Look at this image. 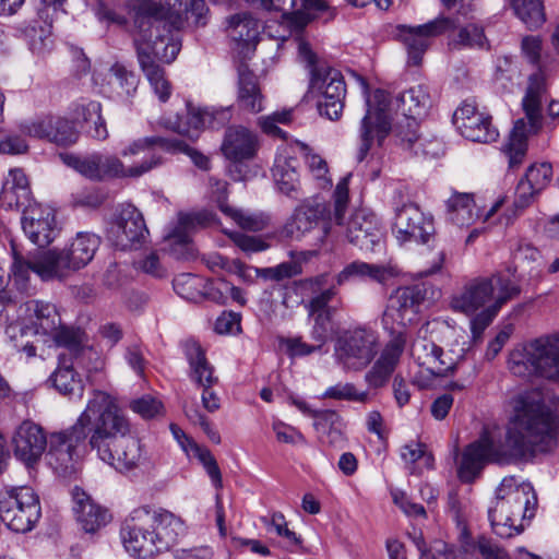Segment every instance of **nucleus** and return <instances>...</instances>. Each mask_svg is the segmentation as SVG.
<instances>
[{
	"label": "nucleus",
	"mask_w": 559,
	"mask_h": 559,
	"mask_svg": "<svg viewBox=\"0 0 559 559\" xmlns=\"http://www.w3.org/2000/svg\"><path fill=\"white\" fill-rule=\"evenodd\" d=\"M86 445L118 472L134 469L147 460L141 441L132 435L128 417L116 400L103 391L93 392L70 428L50 435L47 463L56 474L70 476L76 472L80 448Z\"/></svg>",
	"instance_id": "obj_1"
},
{
	"label": "nucleus",
	"mask_w": 559,
	"mask_h": 559,
	"mask_svg": "<svg viewBox=\"0 0 559 559\" xmlns=\"http://www.w3.org/2000/svg\"><path fill=\"white\" fill-rule=\"evenodd\" d=\"M514 415L503 441L492 436L493 463L508 464L524 460L538 451H548L556 444V417L537 391L519 394L514 400Z\"/></svg>",
	"instance_id": "obj_2"
},
{
	"label": "nucleus",
	"mask_w": 559,
	"mask_h": 559,
	"mask_svg": "<svg viewBox=\"0 0 559 559\" xmlns=\"http://www.w3.org/2000/svg\"><path fill=\"white\" fill-rule=\"evenodd\" d=\"M397 109L401 110L403 119L391 129L389 117L390 95L384 90H376L372 97L366 99L367 111L361 119L359 138L360 144L357 159L362 162L368 155L373 140L377 139L381 145L390 131L396 139L405 140L404 130L415 135L418 129L417 119L425 116L431 106L428 87L418 84L404 91L396 97Z\"/></svg>",
	"instance_id": "obj_3"
},
{
	"label": "nucleus",
	"mask_w": 559,
	"mask_h": 559,
	"mask_svg": "<svg viewBox=\"0 0 559 559\" xmlns=\"http://www.w3.org/2000/svg\"><path fill=\"white\" fill-rule=\"evenodd\" d=\"M185 533L180 518L166 510L150 511L145 508L133 510L120 530L127 552L141 559L170 550Z\"/></svg>",
	"instance_id": "obj_4"
},
{
	"label": "nucleus",
	"mask_w": 559,
	"mask_h": 559,
	"mask_svg": "<svg viewBox=\"0 0 559 559\" xmlns=\"http://www.w3.org/2000/svg\"><path fill=\"white\" fill-rule=\"evenodd\" d=\"M520 294V287L501 273L488 277H476L466 283L462 290L452 295L450 308L471 319L474 340L481 337L501 307Z\"/></svg>",
	"instance_id": "obj_5"
},
{
	"label": "nucleus",
	"mask_w": 559,
	"mask_h": 559,
	"mask_svg": "<svg viewBox=\"0 0 559 559\" xmlns=\"http://www.w3.org/2000/svg\"><path fill=\"white\" fill-rule=\"evenodd\" d=\"M536 507L537 497L530 483L504 477L488 507L493 533L501 538L521 534L525 527L524 522L534 518Z\"/></svg>",
	"instance_id": "obj_6"
},
{
	"label": "nucleus",
	"mask_w": 559,
	"mask_h": 559,
	"mask_svg": "<svg viewBox=\"0 0 559 559\" xmlns=\"http://www.w3.org/2000/svg\"><path fill=\"white\" fill-rule=\"evenodd\" d=\"M350 178L352 174H347L337 182L333 192V212H329V221L342 228V234L349 243L364 251H379L383 245L384 233L378 217L366 209H357L348 218L346 217Z\"/></svg>",
	"instance_id": "obj_7"
},
{
	"label": "nucleus",
	"mask_w": 559,
	"mask_h": 559,
	"mask_svg": "<svg viewBox=\"0 0 559 559\" xmlns=\"http://www.w3.org/2000/svg\"><path fill=\"white\" fill-rule=\"evenodd\" d=\"M298 57L309 70V91L320 97L318 108L322 116L337 120L344 108L346 85L342 73L320 61L310 45L301 37L297 38Z\"/></svg>",
	"instance_id": "obj_8"
},
{
	"label": "nucleus",
	"mask_w": 559,
	"mask_h": 559,
	"mask_svg": "<svg viewBox=\"0 0 559 559\" xmlns=\"http://www.w3.org/2000/svg\"><path fill=\"white\" fill-rule=\"evenodd\" d=\"M512 374L559 381V334L540 336L511 350L508 360Z\"/></svg>",
	"instance_id": "obj_9"
},
{
	"label": "nucleus",
	"mask_w": 559,
	"mask_h": 559,
	"mask_svg": "<svg viewBox=\"0 0 559 559\" xmlns=\"http://www.w3.org/2000/svg\"><path fill=\"white\" fill-rule=\"evenodd\" d=\"M546 93V81L540 70L530 75L522 107L525 118L514 122L510 133L506 152L509 157V167L520 166L527 152V138L537 133L543 126V100Z\"/></svg>",
	"instance_id": "obj_10"
},
{
	"label": "nucleus",
	"mask_w": 559,
	"mask_h": 559,
	"mask_svg": "<svg viewBox=\"0 0 559 559\" xmlns=\"http://www.w3.org/2000/svg\"><path fill=\"white\" fill-rule=\"evenodd\" d=\"M63 160L86 179L97 182L114 178H139L164 164V157L157 152H152L140 164L130 167H126L116 155L99 152L84 156L67 154Z\"/></svg>",
	"instance_id": "obj_11"
},
{
	"label": "nucleus",
	"mask_w": 559,
	"mask_h": 559,
	"mask_svg": "<svg viewBox=\"0 0 559 559\" xmlns=\"http://www.w3.org/2000/svg\"><path fill=\"white\" fill-rule=\"evenodd\" d=\"M102 243V238L92 231H79L61 250L45 251L41 259L46 276L57 275L58 280L68 277L92 262Z\"/></svg>",
	"instance_id": "obj_12"
},
{
	"label": "nucleus",
	"mask_w": 559,
	"mask_h": 559,
	"mask_svg": "<svg viewBox=\"0 0 559 559\" xmlns=\"http://www.w3.org/2000/svg\"><path fill=\"white\" fill-rule=\"evenodd\" d=\"M40 514L39 499L31 487L5 486L0 490V520L11 531L29 532Z\"/></svg>",
	"instance_id": "obj_13"
},
{
	"label": "nucleus",
	"mask_w": 559,
	"mask_h": 559,
	"mask_svg": "<svg viewBox=\"0 0 559 559\" xmlns=\"http://www.w3.org/2000/svg\"><path fill=\"white\" fill-rule=\"evenodd\" d=\"M378 352V333L366 325L343 331L334 346L337 364L346 370L354 371L365 369L374 359Z\"/></svg>",
	"instance_id": "obj_14"
},
{
	"label": "nucleus",
	"mask_w": 559,
	"mask_h": 559,
	"mask_svg": "<svg viewBox=\"0 0 559 559\" xmlns=\"http://www.w3.org/2000/svg\"><path fill=\"white\" fill-rule=\"evenodd\" d=\"M456 27L457 19L439 15L420 25L400 24L395 27L394 36L403 44L407 52V64L418 67L421 64L431 40Z\"/></svg>",
	"instance_id": "obj_15"
},
{
	"label": "nucleus",
	"mask_w": 559,
	"mask_h": 559,
	"mask_svg": "<svg viewBox=\"0 0 559 559\" xmlns=\"http://www.w3.org/2000/svg\"><path fill=\"white\" fill-rule=\"evenodd\" d=\"M426 290L421 285L399 287L390 297L382 322L392 336L399 331L405 333L407 324L413 323L425 299Z\"/></svg>",
	"instance_id": "obj_16"
},
{
	"label": "nucleus",
	"mask_w": 559,
	"mask_h": 559,
	"mask_svg": "<svg viewBox=\"0 0 559 559\" xmlns=\"http://www.w3.org/2000/svg\"><path fill=\"white\" fill-rule=\"evenodd\" d=\"M148 236L142 213L133 205H124L108 230L109 241L120 250L139 249Z\"/></svg>",
	"instance_id": "obj_17"
},
{
	"label": "nucleus",
	"mask_w": 559,
	"mask_h": 559,
	"mask_svg": "<svg viewBox=\"0 0 559 559\" xmlns=\"http://www.w3.org/2000/svg\"><path fill=\"white\" fill-rule=\"evenodd\" d=\"M392 229L400 243H427L435 234L432 217L414 203L403 204L396 210Z\"/></svg>",
	"instance_id": "obj_18"
},
{
	"label": "nucleus",
	"mask_w": 559,
	"mask_h": 559,
	"mask_svg": "<svg viewBox=\"0 0 559 559\" xmlns=\"http://www.w3.org/2000/svg\"><path fill=\"white\" fill-rule=\"evenodd\" d=\"M231 118L229 107L226 108H187L185 116L176 115L165 119V127L182 135L194 138L200 129L209 127L217 129L225 126Z\"/></svg>",
	"instance_id": "obj_19"
},
{
	"label": "nucleus",
	"mask_w": 559,
	"mask_h": 559,
	"mask_svg": "<svg viewBox=\"0 0 559 559\" xmlns=\"http://www.w3.org/2000/svg\"><path fill=\"white\" fill-rule=\"evenodd\" d=\"M21 223L27 238L38 247L50 245L59 233L53 210L35 202L23 211Z\"/></svg>",
	"instance_id": "obj_20"
},
{
	"label": "nucleus",
	"mask_w": 559,
	"mask_h": 559,
	"mask_svg": "<svg viewBox=\"0 0 559 559\" xmlns=\"http://www.w3.org/2000/svg\"><path fill=\"white\" fill-rule=\"evenodd\" d=\"M23 132L29 136L45 139L60 146L72 145L79 139V132L73 123L59 116L38 118L23 126Z\"/></svg>",
	"instance_id": "obj_21"
},
{
	"label": "nucleus",
	"mask_w": 559,
	"mask_h": 559,
	"mask_svg": "<svg viewBox=\"0 0 559 559\" xmlns=\"http://www.w3.org/2000/svg\"><path fill=\"white\" fill-rule=\"evenodd\" d=\"M406 345V334L396 332L388 342L371 369L365 374L369 386L379 389L384 386L397 366Z\"/></svg>",
	"instance_id": "obj_22"
},
{
	"label": "nucleus",
	"mask_w": 559,
	"mask_h": 559,
	"mask_svg": "<svg viewBox=\"0 0 559 559\" xmlns=\"http://www.w3.org/2000/svg\"><path fill=\"white\" fill-rule=\"evenodd\" d=\"M13 445L16 459L32 467L40 460L47 438L41 427L32 421H23L14 433Z\"/></svg>",
	"instance_id": "obj_23"
},
{
	"label": "nucleus",
	"mask_w": 559,
	"mask_h": 559,
	"mask_svg": "<svg viewBox=\"0 0 559 559\" xmlns=\"http://www.w3.org/2000/svg\"><path fill=\"white\" fill-rule=\"evenodd\" d=\"M329 212H333V204L326 205L318 202L306 201L298 205L290 221L285 225V233L293 239H301L306 234L311 231L320 221H325L328 225L333 222L329 221Z\"/></svg>",
	"instance_id": "obj_24"
},
{
	"label": "nucleus",
	"mask_w": 559,
	"mask_h": 559,
	"mask_svg": "<svg viewBox=\"0 0 559 559\" xmlns=\"http://www.w3.org/2000/svg\"><path fill=\"white\" fill-rule=\"evenodd\" d=\"M489 462H493L492 435L485 430L478 440L464 450L457 471L460 479L473 481Z\"/></svg>",
	"instance_id": "obj_25"
},
{
	"label": "nucleus",
	"mask_w": 559,
	"mask_h": 559,
	"mask_svg": "<svg viewBox=\"0 0 559 559\" xmlns=\"http://www.w3.org/2000/svg\"><path fill=\"white\" fill-rule=\"evenodd\" d=\"M259 146L258 135L253 131L242 126H234L225 131L221 150L227 159L242 163L253 159Z\"/></svg>",
	"instance_id": "obj_26"
},
{
	"label": "nucleus",
	"mask_w": 559,
	"mask_h": 559,
	"mask_svg": "<svg viewBox=\"0 0 559 559\" xmlns=\"http://www.w3.org/2000/svg\"><path fill=\"white\" fill-rule=\"evenodd\" d=\"M552 165L547 162L531 165L515 189L514 205L525 209L534 201L552 179Z\"/></svg>",
	"instance_id": "obj_27"
},
{
	"label": "nucleus",
	"mask_w": 559,
	"mask_h": 559,
	"mask_svg": "<svg viewBox=\"0 0 559 559\" xmlns=\"http://www.w3.org/2000/svg\"><path fill=\"white\" fill-rule=\"evenodd\" d=\"M160 147L166 151H179L183 152L187 155L190 156L193 164L199 167L200 169L206 170L210 166V159L203 155L202 153L198 152L197 150L190 147L188 144H186L182 141L179 140H168L162 136H146L142 139H138L133 141L130 145L124 147L121 151V155L123 157L127 156H135L141 153L148 152L150 154L152 152H156L154 148Z\"/></svg>",
	"instance_id": "obj_28"
},
{
	"label": "nucleus",
	"mask_w": 559,
	"mask_h": 559,
	"mask_svg": "<svg viewBox=\"0 0 559 559\" xmlns=\"http://www.w3.org/2000/svg\"><path fill=\"white\" fill-rule=\"evenodd\" d=\"M12 347L28 360L37 355L44 358L48 336H44L37 326L25 323L10 324L5 331Z\"/></svg>",
	"instance_id": "obj_29"
},
{
	"label": "nucleus",
	"mask_w": 559,
	"mask_h": 559,
	"mask_svg": "<svg viewBox=\"0 0 559 559\" xmlns=\"http://www.w3.org/2000/svg\"><path fill=\"white\" fill-rule=\"evenodd\" d=\"M28 180L20 168L10 169L0 191V206L22 212L33 205Z\"/></svg>",
	"instance_id": "obj_30"
},
{
	"label": "nucleus",
	"mask_w": 559,
	"mask_h": 559,
	"mask_svg": "<svg viewBox=\"0 0 559 559\" xmlns=\"http://www.w3.org/2000/svg\"><path fill=\"white\" fill-rule=\"evenodd\" d=\"M72 497L76 521L86 533H94L109 522L107 510L96 504L85 491L75 487Z\"/></svg>",
	"instance_id": "obj_31"
},
{
	"label": "nucleus",
	"mask_w": 559,
	"mask_h": 559,
	"mask_svg": "<svg viewBox=\"0 0 559 559\" xmlns=\"http://www.w3.org/2000/svg\"><path fill=\"white\" fill-rule=\"evenodd\" d=\"M210 187L219 210L229 218H231L240 228L250 231L262 230L266 222L257 214H252L242 210L235 209L227 204V182L216 178H210Z\"/></svg>",
	"instance_id": "obj_32"
},
{
	"label": "nucleus",
	"mask_w": 559,
	"mask_h": 559,
	"mask_svg": "<svg viewBox=\"0 0 559 559\" xmlns=\"http://www.w3.org/2000/svg\"><path fill=\"white\" fill-rule=\"evenodd\" d=\"M411 354L420 367L426 368L433 376L443 377L449 371L454 370V362H447L442 358L443 349L425 337H419L413 342Z\"/></svg>",
	"instance_id": "obj_33"
},
{
	"label": "nucleus",
	"mask_w": 559,
	"mask_h": 559,
	"mask_svg": "<svg viewBox=\"0 0 559 559\" xmlns=\"http://www.w3.org/2000/svg\"><path fill=\"white\" fill-rule=\"evenodd\" d=\"M237 105L239 109L258 114L264 109L265 98L257 75L246 64L238 68Z\"/></svg>",
	"instance_id": "obj_34"
},
{
	"label": "nucleus",
	"mask_w": 559,
	"mask_h": 559,
	"mask_svg": "<svg viewBox=\"0 0 559 559\" xmlns=\"http://www.w3.org/2000/svg\"><path fill=\"white\" fill-rule=\"evenodd\" d=\"M183 348L189 364V379L199 388L216 384L218 378L214 374V367L207 360L201 345L195 341H188Z\"/></svg>",
	"instance_id": "obj_35"
},
{
	"label": "nucleus",
	"mask_w": 559,
	"mask_h": 559,
	"mask_svg": "<svg viewBox=\"0 0 559 559\" xmlns=\"http://www.w3.org/2000/svg\"><path fill=\"white\" fill-rule=\"evenodd\" d=\"M299 162L285 153L276 155L272 168L273 180L277 189L285 195L297 199L300 190L298 173Z\"/></svg>",
	"instance_id": "obj_36"
},
{
	"label": "nucleus",
	"mask_w": 559,
	"mask_h": 559,
	"mask_svg": "<svg viewBox=\"0 0 559 559\" xmlns=\"http://www.w3.org/2000/svg\"><path fill=\"white\" fill-rule=\"evenodd\" d=\"M59 365L50 374L48 382L62 395L70 400H81L84 394V383L81 376L67 365L62 356H59Z\"/></svg>",
	"instance_id": "obj_37"
},
{
	"label": "nucleus",
	"mask_w": 559,
	"mask_h": 559,
	"mask_svg": "<svg viewBox=\"0 0 559 559\" xmlns=\"http://www.w3.org/2000/svg\"><path fill=\"white\" fill-rule=\"evenodd\" d=\"M108 92L121 100H127L134 95L139 85V78L122 64L115 63L106 75Z\"/></svg>",
	"instance_id": "obj_38"
},
{
	"label": "nucleus",
	"mask_w": 559,
	"mask_h": 559,
	"mask_svg": "<svg viewBox=\"0 0 559 559\" xmlns=\"http://www.w3.org/2000/svg\"><path fill=\"white\" fill-rule=\"evenodd\" d=\"M26 309L31 313V325L37 326L44 336L59 328L61 319L55 305L41 300H29Z\"/></svg>",
	"instance_id": "obj_39"
},
{
	"label": "nucleus",
	"mask_w": 559,
	"mask_h": 559,
	"mask_svg": "<svg viewBox=\"0 0 559 559\" xmlns=\"http://www.w3.org/2000/svg\"><path fill=\"white\" fill-rule=\"evenodd\" d=\"M228 36L243 46L255 45L260 25L257 19L249 13H238L228 19L227 25Z\"/></svg>",
	"instance_id": "obj_40"
},
{
	"label": "nucleus",
	"mask_w": 559,
	"mask_h": 559,
	"mask_svg": "<svg viewBox=\"0 0 559 559\" xmlns=\"http://www.w3.org/2000/svg\"><path fill=\"white\" fill-rule=\"evenodd\" d=\"M475 202L469 193H453L447 201L448 219L456 226H469L475 222Z\"/></svg>",
	"instance_id": "obj_41"
},
{
	"label": "nucleus",
	"mask_w": 559,
	"mask_h": 559,
	"mask_svg": "<svg viewBox=\"0 0 559 559\" xmlns=\"http://www.w3.org/2000/svg\"><path fill=\"white\" fill-rule=\"evenodd\" d=\"M457 130L465 139L479 143L495 142L499 136L498 130L491 124V118L484 114L461 122Z\"/></svg>",
	"instance_id": "obj_42"
},
{
	"label": "nucleus",
	"mask_w": 559,
	"mask_h": 559,
	"mask_svg": "<svg viewBox=\"0 0 559 559\" xmlns=\"http://www.w3.org/2000/svg\"><path fill=\"white\" fill-rule=\"evenodd\" d=\"M294 270L295 266L290 263H282L276 267H267L261 270L258 267L248 266L239 260H233L228 273L236 274L241 281L246 283H251L253 281L252 272H254L255 275H262L265 278L281 281L283 278L293 276L295 274Z\"/></svg>",
	"instance_id": "obj_43"
},
{
	"label": "nucleus",
	"mask_w": 559,
	"mask_h": 559,
	"mask_svg": "<svg viewBox=\"0 0 559 559\" xmlns=\"http://www.w3.org/2000/svg\"><path fill=\"white\" fill-rule=\"evenodd\" d=\"M44 24L35 21L33 25L26 28L25 36L29 49L33 53L44 56L52 49L53 38L51 33L52 20L51 17L41 19Z\"/></svg>",
	"instance_id": "obj_44"
},
{
	"label": "nucleus",
	"mask_w": 559,
	"mask_h": 559,
	"mask_svg": "<svg viewBox=\"0 0 559 559\" xmlns=\"http://www.w3.org/2000/svg\"><path fill=\"white\" fill-rule=\"evenodd\" d=\"M76 116L87 126V132L92 138L105 140L108 136L106 122L102 116V105L96 100L81 104L76 108Z\"/></svg>",
	"instance_id": "obj_45"
},
{
	"label": "nucleus",
	"mask_w": 559,
	"mask_h": 559,
	"mask_svg": "<svg viewBox=\"0 0 559 559\" xmlns=\"http://www.w3.org/2000/svg\"><path fill=\"white\" fill-rule=\"evenodd\" d=\"M14 261L12 263V274L16 283H24L27 281L31 272L37 274L43 281L58 280L57 275L46 276L44 271L47 269L43 266L41 259L45 257V251L36 255L33 260H25L21 257L14 246H12Z\"/></svg>",
	"instance_id": "obj_46"
},
{
	"label": "nucleus",
	"mask_w": 559,
	"mask_h": 559,
	"mask_svg": "<svg viewBox=\"0 0 559 559\" xmlns=\"http://www.w3.org/2000/svg\"><path fill=\"white\" fill-rule=\"evenodd\" d=\"M48 342H52L57 347H63L71 355L76 356L84 348L85 333L79 328L60 323L59 328L49 333Z\"/></svg>",
	"instance_id": "obj_47"
},
{
	"label": "nucleus",
	"mask_w": 559,
	"mask_h": 559,
	"mask_svg": "<svg viewBox=\"0 0 559 559\" xmlns=\"http://www.w3.org/2000/svg\"><path fill=\"white\" fill-rule=\"evenodd\" d=\"M515 15L528 27L538 28L545 22L542 0H511Z\"/></svg>",
	"instance_id": "obj_48"
},
{
	"label": "nucleus",
	"mask_w": 559,
	"mask_h": 559,
	"mask_svg": "<svg viewBox=\"0 0 559 559\" xmlns=\"http://www.w3.org/2000/svg\"><path fill=\"white\" fill-rule=\"evenodd\" d=\"M450 46L456 49L461 48H478L483 49L488 46L484 28L477 24H467L460 27L456 35L450 40Z\"/></svg>",
	"instance_id": "obj_49"
},
{
	"label": "nucleus",
	"mask_w": 559,
	"mask_h": 559,
	"mask_svg": "<svg viewBox=\"0 0 559 559\" xmlns=\"http://www.w3.org/2000/svg\"><path fill=\"white\" fill-rule=\"evenodd\" d=\"M404 141L397 139L399 143L403 146V148L412 151L414 155L435 158L441 154L442 146L440 141L437 139L424 140L419 138L417 135V129L415 130V135H412L406 130H404Z\"/></svg>",
	"instance_id": "obj_50"
},
{
	"label": "nucleus",
	"mask_w": 559,
	"mask_h": 559,
	"mask_svg": "<svg viewBox=\"0 0 559 559\" xmlns=\"http://www.w3.org/2000/svg\"><path fill=\"white\" fill-rule=\"evenodd\" d=\"M297 146L304 155L305 162L313 178L320 182L321 187L330 185L331 180L328 178L329 169L326 162L320 155L313 153L307 144L298 142Z\"/></svg>",
	"instance_id": "obj_51"
},
{
	"label": "nucleus",
	"mask_w": 559,
	"mask_h": 559,
	"mask_svg": "<svg viewBox=\"0 0 559 559\" xmlns=\"http://www.w3.org/2000/svg\"><path fill=\"white\" fill-rule=\"evenodd\" d=\"M141 68L146 79L148 80L154 93L158 96L159 100L165 103L171 94V85L165 76V70L162 66H148Z\"/></svg>",
	"instance_id": "obj_52"
},
{
	"label": "nucleus",
	"mask_w": 559,
	"mask_h": 559,
	"mask_svg": "<svg viewBox=\"0 0 559 559\" xmlns=\"http://www.w3.org/2000/svg\"><path fill=\"white\" fill-rule=\"evenodd\" d=\"M173 286L181 298L197 300L201 296L202 278L193 274H180L174 278Z\"/></svg>",
	"instance_id": "obj_53"
},
{
	"label": "nucleus",
	"mask_w": 559,
	"mask_h": 559,
	"mask_svg": "<svg viewBox=\"0 0 559 559\" xmlns=\"http://www.w3.org/2000/svg\"><path fill=\"white\" fill-rule=\"evenodd\" d=\"M324 399H333L337 401H350L365 403L368 400L366 391H358L353 383H337L325 390L323 393Z\"/></svg>",
	"instance_id": "obj_54"
},
{
	"label": "nucleus",
	"mask_w": 559,
	"mask_h": 559,
	"mask_svg": "<svg viewBox=\"0 0 559 559\" xmlns=\"http://www.w3.org/2000/svg\"><path fill=\"white\" fill-rule=\"evenodd\" d=\"M292 120V110L276 111L270 116L260 118V127L269 135L286 138V133L277 127V123H288Z\"/></svg>",
	"instance_id": "obj_55"
},
{
	"label": "nucleus",
	"mask_w": 559,
	"mask_h": 559,
	"mask_svg": "<svg viewBox=\"0 0 559 559\" xmlns=\"http://www.w3.org/2000/svg\"><path fill=\"white\" fill-rule=\"evenodd\" d=\"M229 282L226 281L223 277H219L217 280H209L203 281L202 280V289H201V296H204L206 299L216 302L218 305H225L227 302V294L228 290H225L224 284H228Z\"/></svg>",
	"instance_id": "obj_56"
},
{
	"label": "nucleus",
	"mask_w": 559,
	"mask_h": 559,
	"mask_svg": "<svg viewBox=\"0 0 559 559\" xmlns=\"http://www.w3.org/2000/svg\"><path fill=\"white\" fill-rule=\"evenodd\" d=\"M95 13L99 21L107 22L108 24H115L117 26H126L128 24V19L120 5H110L100 1L97 4Z\"/></svg>",
	"instance_id": "obj_57"
},
{
	"label": "nucleus",
	"mask_w": 559,
	"mask_h": 559,
	"mask_svg": "<svg viewBox=\"0 0 559 559\" xmlns=\"http://www.w3.org/2000/svg\"><path fill=\"white\" fill-rule=\"evenodd\" d=\"M272 429L280 442L301 445L307 444L305 436L299 430L281 420H275L272 425Z\"/></svg>",
	"instance_id": "obj_58"
},
{
	"label": "nucleus",
	"mask_w": 559,
	"mask_h": 559,
	"mask_svg": "<svg viewBox=\"0 0 559 559\" xmlns=\"http://www.w3.org/2000/svg\"><path fill=\"white\" fill-rule=\"evenodd\" d=\"M262 523L267 527H273L278 536L285 537L293 544H299L300 539L295 532L287 527L285 516L281 512H273L271 518H261Z\"/></svg>",
	"instance_id": "obj_59"
},
{
	"label": "nucleus",
	"mask_w": 559,
	"mask_h": 559,
	"mask_svg": "<svg viewBox=\"0 0 559 559\" xmlns=\"http://www.w3.org/2000/svg\"><path fill=\"white\" fill-rule=\"evenodd\" d=\"M162 408V402L151 395H144L131 403V409L145 419L157 416Z\"/></svg>",
	"instance_id": "obj_60"
},
{
	"label": "nucleus",
	"mask_w": 559,
	"mask_h": 559,
	"mask_svg": "<svg viewBox=\"0 0 559 559\" xmlns=\"http://www.w3.org/2000/svg\"><path fill=\"white\" fill-rule=\"evenodd\" d=\"M197 217L192 214H180L177 226L168 234V238L175 242L188 245L190 241L189 231L195 226Z\"/></svg>",
	"instance_id": "obj_61"
},
{
	"label": "nucleus",
	"mask_w": 559,
	"mask_h": 559,
	"mask_svg": "<svg viewBox=\"0 0 559 559\" xmlns=\"http://www.w3.org/2000/svg\"><path fill=\"white\" fill-rule=\"evenodd\" d=\"M27 147L25 140L20 135L0 130V153L22 154L27 151Z\"/></svg>",
	"instance_id": "obj_62"
},
{
	"label": "nucleus",
	"mask_w": 559,
	"mask_h": 559,
	"mask_svg": "<svg viewBox=\"0 0 559 559\" xmlns=\"http://www.w3.org/2000/svg\"><path fill=\"white\" fill-rule=\"evenodd\" d=\"M233 242L245 252H260L266 245L254 236H248L239 231H225Z\"/></svg>",
	"instance_id": "obj_63"
},
{
	"label": "nucleus",
	"mask_w": 559,
	"mask_h": 559,
	"mask_svg": "<svg viewBox=\"0 0 559 559\" xmlns=\"http://www.w3.org/2000/svg\"><path fill=\"white\" fill-rule=\"evenodd\" d=\"M313 418L316 419L313 426L318 433L343 425L342 417L333 409L318 411Z\"/></svg>",
	"instance_id": "obj_64"
}]
</instances>
